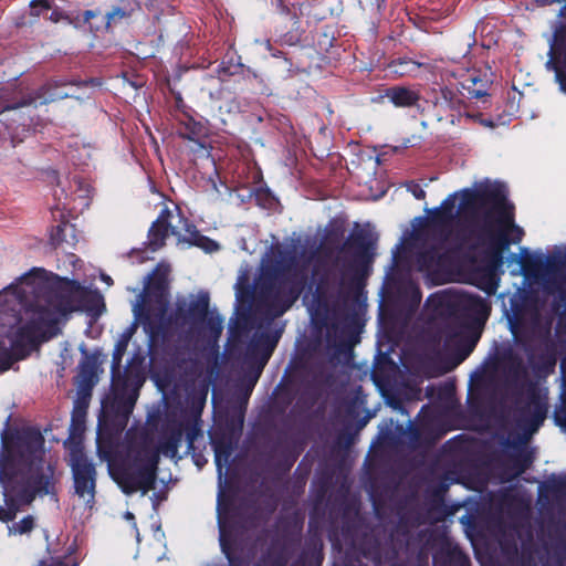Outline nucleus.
Listing matches in <instances>:
<instances>
[{
	"mask_svg": "<svg viewBox=\"0 0 566 566\" xmlns=\"http://www.w3.org/2000/svg\"><path fill=\"white\" fill-rule=\"evenodd\" d=\"M407 244L412 268L427 275L438 273L454 255L484 251L497 264L523 230L514 223L513 206L504 184L485 179L449 195L428 218L412 224Z\"/></svg>",
	"mask_w": 566,
	"mask_h": 566,
	"instance_id": "1",
	"label": "nucleus"
},
{
	"mask_svg": "<svg viewBox=\"0 0 566 566\" xmlns=\"http://www.w3.org/2000/svg\"><path fill=\"white\" fill-rule=\"evenodd\" d=\"M88 300L96 310L103 305L102 295L77 280L34 268L0 292V327L8 328L0 334H11L24 308L27 323L19 331L32 343L46 340L56 335L70 313L92 310Z\"/></svg>",
	"mask_w": 566,
	"mask_h": 566,
	"instance_id": "2",
	"label": "nucleus"
},
{
	"mask_svg": "<svg viewBox=\"0 0 566 566\" xmlns=\"http://www.w3.org/2000/svg\"><path fill=\"white\" fill-rule=\"evenodd\" d=\"M43 446L44 438L38 430L23 429L10 437L6 429L2 431L0 484L4 504L0 506V521H12L36 495L50 493L53 469L43 462Z\"/></svg>",
	"mask_w": 566,
	"mask_h": 566,
	"instance_id": "3",
	"label": "nucleus"
},
{
	"mask_svg": "<svg viewBox=\"0 0 566 566\" xmlns=\"http://www.w3.org/2000/svg\"><path fill=\"white\" fill-rule=\"evenodd\" d=\"M297 265L296 248L272 244L264 253L254 292L265 313L272 317L284 314L296 298L290 289L286 274Z\"/></svg>",
	"mask_w": 566,
	"mask_h": 566,
	"instance_id": "4",
	"label": "nucleus"
},
{
	"mask_svg": "<svg viewBox=\"0 0 566 566\" xmlns=\"http://www.w3.org/2000/svg\"><path fill=\"white\" fill-rule=\"evenodd\" d=\"M168 272L169 268L167 265L159 264L154 275H159L160 277H158L156 282H153L151 275L147 277L149 282L146 284L144 293L139 295L138 300L133 305L134 321L123 331L116 340L113 352V363L115 365H120L122 358L139 323L144 324L146 327L150 325L153 318L158 323L164 321L169 304L166 282Z\"/></svg>",
	"mask_w": 566,
	"mask_h": 566,
	"instance_id": "5",
	"label": "nucleus"
},
{
	"mask_svg": "<svg viewBox=\"0 0 566 566\" xmlns=\"http://www.w3.org/2000/svg\"><path fill=\"white\" fill-rule=\"evenodd\" d=\"M427 307L434 317H448L455 326L454 337L462 339L468 331V319L483 322L490 313L485 298L460 290L448 289L432 294Z\"/></svg>",
	"mask_w": 566,
	"mask_h": 566,
	"instance_id": "6",
	"label": "nucleus"
},
{
	"mask_svg": "<svg viewBox=\"0 0 566 566\" xmlns=\"http://www.w3.org/2000/svg\"><path fill=\"white\" fill-rule=\"evenodd\" d=\"M180 433L163 439L156 449L143 448L133 464L114 475L115 481L126 494L142 491L145 495L155 488L159 454L174 458L178 452Z\"/></svg>",
	"mask_w": 566,
	"mask_h": 566,
	"instance_id": "7",
	"label": "nucleus"
},
{
	"mask_svg": "<svg viewBox=\"0 0 566 566\" xmlns=\"http://www.w3.org/2000/svg\"><path fill=\"white\" fill-rule=\"evenodd\" d=\"M168 235L176 237L178 244L198 247L206 252H213L219 249L218 243L202 235L193 224L181 216L178 208L174 210L165 208L153 222L148 233V245L153 251H156L165 244Z\"/></svg>",
	"mask_w": 566,
	"mask_h": 566,
	"instance_id": "8",
	"label": "nucleus"
},
{
	"mask_svg": "<svg viewBox=\"0 0 566 566\" xmlns=\"http://www.w3.org/2000/svg\"><path fill=\"white\" fill-rule=\"evenodd\" d=\"M534 2L539 7L564 3L549 41L551 57L546 62V69L555 72V78L566 94V0H534Z\"/></svg>",
	"mask_w": 566,
	"mask_h": 566,
	"instance_id": "9",
	"label": "nucleus"
},
{
	"mask_svg": "<svg viewBox=\"0 0 566 566\" xmlns=\"http://www.w3.org/2000/svg\"><path fill=\"white\" fill-rule=\"evenodd\" d=\"M279 338L280 333L272 332L270 324L256 328L251 337L247 347V360L254 368L250 384L251 387H253L259 379L279 342Z\"/></svg>",
	"mask_w": 566,
	"mask_h": 566,
	"instance_id": "10",
	"label": "nucleus"
},
{
	"mask_svg": "<svg viewBox=\"0 0 566 566\" xmlns=\"http://www.w3.org/2000/svg\"><path fill=\"white\" fill-rule=\"evenodd\" d=\"M564 268H566V245L555 247L549 255L535 252L521 260V273L527 280L533 275L539 276L545 274L556 280Z\"/></svg>",
	"mask_w": 566,
	"mask_h": 566,
	"instance_id": "11",
	"label": "nucleus"
},
{
	"mask_svg": "<svg viewBox=\"0 0 566 566\" xmlns=\"http://www.w3.org/2000/svg\"><path fill=\"white\" fill-rule=\"evenodd\" d=\"M71 467L74 479L75 493L85 504L92 505L95 496L96 471L92 462L80 451H73Z\"/></svg>",
	"mask_w": 566,
	"mask_h": 566,
	"instance_id": "12",
	"label": "nucleus"
},
{
	"mask_svg": "<svg viewBox=\"0 0 566 566\" xmlns=\"http://www.w3.org/2000/svg\"><path fill=\"white\" fill-rule=\"evenodd\" d=\"M71 93L69 91L59 90L55 87L54 90L51 86L43 87L39 93L29 94L24 96L19 103L15 104H7L3 101V95L0 92V114L6 113L7 117H12L13 122H15V117L23 119L21 126L24 128L28 124L25 123V118L21 116V109L29 107H36L38 105H43L49 102H53L56 99H63L70 97Z\"/></svg>",
	"mask_w": 566,
	"mask_h": 566,
	"instance_id": "13",
	"label": "nucleus"
},
{
	"mask_svg": "<svg viewBox=\"0 0 566 566\" xmlns=\"http://www.w3.org/2000/svg\"><path fill=\"white\" fill-rule=\"evenodd\" d=\"M385 96L397 107L412 106L419 98L417 92L403 86L388 88Z\"/></svg>",
	"mask_w": 566,
	"mask_h": 566,
	"instance_id": "14",
	"label": "nucleus"
},
{
	"mask_svg": "<svg viewBox=\"0 0 566 566\" xmlns=\"http://www.w3.org/2000/svg\"><path fill=\"white\" fill-rule=\"evenodd\" d=\"M52 242L56 247L63 243L67 247H73L77 242L75 227L67 222L59 224L55 233L52 234Z\"/></svg>",
	"mask_w": 566,
	"mask_h": 566,
	"instance_id": "15",
	"label": "nucleus"
},
{
	"mask_svg": "<svg viewBox=\"0 0 566 566\" xmlns=\"http://www.w3.org/2000/svg\"><path fill=\"white\" fill-rule=\"evenodd\" d=\"M218 525H219V542L221 546L222 553L227 556L230 564H232V559L230 556L229 543H228V531L224 521L223 505H222V494L218 495Z\"/></svg>",
	"mask_w": 566,
	"mask_h": 566,
	"instance_id": "16",
	"label": "nucleus"
},
{
	"mask_svg": "<svg viewBox=\"0 0 566 566\" xmlns=\"http://www.w3.org/2000/svg\"><path fill=\"white\" fill-rule=\"evenodd\" d=\"M422 66L423 64L408 59L398 60L391 64L392 72L400 76L416 75Z\"/></svg>",
	"mask_w": 566,
	"mask_h": 566,
	"instance_id": "17",
	"label": "nucleus"
},
{
	"mask_svg": "<svg viewBox=\"0 0 566 566\" xmlns=\"http://www.w3.org/2000/svg\"><path fill=\"white\" fill-rule=\"evenodd\" d=\"M35 522L32 515L24 516L21 521L8 525L9 535H24L32 532Z\"/></svg>",
	"mask_w": 566,
	"mask_h": 566,
	"instance_id": "18",
	"label": "nucleus"
},
{
	"mask_svg": "<svg viewBox=\"0 0 566 566\" xmlns=\"http://www.w3.org/2000/svg\"><path fill=\"white\" fill-rule=\"evenodd\" d=\"M74 182L76 186L74 190L75 198L82 200L81 205L83 207H87L92 193L91 185L83 180H75Z\"/></svg>",
	"mask_w": 566,
	"mask_h": 566,
	"instance_id": "19",
	"label": "nucleus"
},
{
	"mask_svg": "<svg viewBox=\"0 0 566 566\" xmlns=\"http://www.w3.org/2000/svg\"><path fill=\"white\" fill-rule=\"evenodd\" d=\"M497 286L499 284L494 271H488L482 277V281L479 283V287L486 292L489 295L494 294L497 290Z\"/></svg>",
	"mask_w": 566,
	"mask_h": 566,
	"instance_id": "20",
	"label": "nucleus"
},
{
	"mask_svg": "<svg viewBox=\"0 0 566 566\" xmlns=\"http://www.w3.org/2000/svg\"><path fill=\"white\" fill-rule=\"evenodd\" d=\"M468 82H471V84H472V86L471 85L467 86L471 97L480 98L482 96H485V94H486V83L485 82H483L474 76H470L468 78Z\"/></svg>",
	"mask_w": 566,
	"mask_h": 566,
	"instance_id": "21",
	"label": "nucleus"
},
{
	"mask_svg": "<svg viewBox=\"0 0 566 566\" xmlns=\"http://www.w3.org/2000/svg\"><path fill=\"white\" fill-rule=\"evenodd\" d=\"M85 422V410L83 408L76 407L72 413V434L81 433L84 429Z\"/></svg>",
	"mask_w": 566,
	"mask_h": 566,
	"instance_id": "22",
	"label": "nucleus"
},
{
	"mask_svg": "<svg viewBox=\"0 0 566 566\" xmlns=\"http://www.w3.org/2000/svg\"><path fill=\"white\" fill-rule=\"evenodd\" d=\"M209 306V296L207 293H200L197 300L191 304L190 311L193 314L206 316Z\"/></svg>",
	"mask_w": 566,
	"mask_h": 566,
	"instance_id": "23",
	"label": "nucleus"
},
{
	"mask_svg": "<svg viewBox=\"0 0 566 566\" xmlns=\"http://www.w3.org/2000/svg\"><path fill=\"white\" fill-rule=\"evenodd\" d=\"M230 452L227 450H222L220 447H217L214 450V461L218 470L219 482H221L223 475V468L227 467L229 461Z\"/></svg>",
	"mask_w": 566,
	"mask_h": 566,
	"instance_id": "24",
	"label": "nucleus"
},
{
	"mask_svg": "<svg viewBox=\"0 0 566 566\" xmlns=\"http://www.w3.org/2000/svg\"><path fill=\"white\" fill-rule=\"evenodd\" d=\"M50 8L49 0H33L30 3V13L33 17H40L48 13Z\"/></svg>",
	"mask_w": 566,
	"mask_h": 566,
	"instance_id": "25",
	"label": "nucleus"
},
{
	"mask_svg": "<svg viewBox=\"0 0 566 566\" xmlns=\"http://www.w3.org/2000/svg\"><path fill=\"white\" fill-rule=\"evenodd\" d=\"M210 335L217 339L223 329V319L220 316H211L207 322Z\"/></svg>",
	"mask_w": 566,
	"mask_h": 566,
	"instance_id": "26",
	"label": "nucleus"
},
{
	"mask_svg": "<svg viewBox=\"0 0 566 566\" xmlns=\"http://www.w3.org/2000/svg\"><path fill=\"white\" fill-rule=\"evenodd\" d=\"M544 418H545V412L542 410L541 407H536V409L530 420L531 432H535L539 428V426L544 421Z\"/></svg>",
	"mask_w": 566,
	"mask_h": 566,
	"instance_id": "27",
	"label": "nucleus"
},
{
	"mask_svg": "<svg viewBox=\"0 0 566 566\" xmlns=\"http://www.w3.org/2000/svg\"><path fill=\"white\" fill-rule=\"evenodd\" d=\"M137 395L132 394L129 395L123 402V405L119 407L118 411L122 413L124 419H127L130 412L133 411L135 401H136Z\"/></svg>",
	"mask_w": 566,
	"mask_h": 566,
	"instance_id": "28",
	"label": "nucleus"
},
{
	"mask_svg": "<svg viewBox=\"0 0 566 566\" xmlns=\"http://www.w3.org/2000/svg\"><path fill=\"white\" fill-rule=\"evenodd\" d=\"M248 279L244 275H240L235 283V296L239 302L244 301V294L247 292Z\"/></svg>",
	"mask_w": 566,
	"mask_h": 566,
	"instance_id": "29",
	"label": "nucleus"
},
{
	"mask_svg": "<svg viewBox=\"0 0 566 566\" xmlns=\"http://www.w3.org/2000/svg\"><path fill=\"white\" fill-rule=\"evenodd\" d=\"M11 367V356L6 348L0 347V373Z\"/></svg>",
	"mask_w": 566,
	"mask_h": 566,
	"instance_id": "30",
	"label": "nucleus"
},
{
	"mask_svg": "<svg viewBox=\"0 0 566 566\" xmlns=\"http://www.w3.org/2000/svg\"><path fill=\"white\" fill-rule=\"evenodd\" d=\"M407 287H408V292H409L411 302L419 304L421 301V293H420L419 287L412 281H410L408 283Z\"/></svg>",
	"mask_w": 566,
	"mask_h": 566,
	"instance_id": "31",
	"label": "nucleus"
},
{
	"mask_svg": "<svg viewBox=\"0 0 566 566\" xmlns=\"http://www.w3.org/2000/svg\"><path fill=\"white\" fill-rule=\"evenodd\" d=\"M126 15L125 11L120 8H115L111 12L107 13V27L117 19H123Z\"/></svg>",
	"mask_w": 566,
	"mask_h": 566,
	"instance_id": "32",
	"label": "nucleus"
},
{
	"mask_svg": "<svg viewBox=\"0 0 566 566\" xmlns=\"http://www.w3.org/2000/svg\"><path fill=\"white\" fill-rule=\"evenodd\" d=\"M408 190L416 199H423L426 197V191L418 184H410Z\"/></svg>",
	"mask_w": 566,
	"mask_h": 566,
	"instance_id": "33",
	"label": "nucleus"
},
{
	"mask_svg": "<svg viewBox=\"0 0 566 566\" xmlns=\"http://www.w3.org/2000/svg\"><path fill=\"white\" fill-rule=\"evenodd\" d=\"M6 130H7V135L11 138L12 143H19L22 140V138L19 137V134H18V126L14 127L12 124L10 125H6L4 126Z\"/></svg>",
	"mask_w": 566,
	"mask_h": 566,
	"instance_id": "34",
	"label": "nucleus"
},
{
	"mask_svg": "<svg viewBox=\"0 0 566 566\" xmlns=\"http://www.w3.org/2000/svg\"><path fill=\"white\" fill-rule=\"evenodd\" d=\"M200 134V127H198L197 124H193L192 128L190 129V132L187 134V137L192 139L195 138L196 136H198Z\"/></svg>",
	"mask_w": 566,
	"mask_h": 566,
	"instance_id": "35",
	"label": "nucleus"
},
{
	"mask_svg": "<svg viewBox=\"0 0 566 566\" xmlns=\"http://www.w3.org/2000/svg\"><path fill=\"white\" fill-rule=\"evenodd\" d=\"M272 7H274L277 11L284 12L285 8L282 4V0H270Z\"/></svg>",
	"mask_w": 566,
	"mask_h": 566,
	"instance_id": "36",
	"label": "nucleus"
},
{
	"mask_svg": "<svg viewBox=\"0 0 566 566\" xmlns=\"http://www.w3.org/2000/svg\"><path fill=\"white\" fill-rule=\"evenodd\" d=\"M49 19L53 22H57L60 20V13L56 11H53L50 13Z\"/></svg>",
	"mask_w": 566,
	"mask_h": 566,
	"instance_id": "37",
	"label": "nucleus"
},
{
	"mask_svg": "<svg viewBox=\"0 0 566 566\" xmlns=\"http://www.w3.org/2000/svg\"><path fill=\"white\" fill-rule=\"evenodd\" d=\"M101 279L103 282H105L107 285H112L113 283V280L109 275H106V274H101Z\"/></svg>",
	"mask_w": 566,
	"mask_h": 566,
	"instance_id": "38",
	"label": "nucleus"
},
{
	"mask_svg": "<svg viewBox=\"0 0 566 566\" xmlns=\"http://www.w3.org/2000/svg\"><path fill=\"white\" fill-rule=\"evenodd\" d=\"M546 289L551 293H555V292L559 291V286L556 285L555 283L547 285Z\"/></svg>",
	"mask_w": 566,
	"mask_h": 566,
	"instance_id": "39",
	"label": "nucleus"
},
{
	"mask_svg": "<svg viewBox=\"0 0 566 566\" xmlns=\"http://www.w3.org/2000/svg\"><path fill=\"white\" fill-rule=\"evenodd\" d=\"M482 125H484L485 127H490V128H493L494 127V124L492 120H489V119H484L481 122Z\"/></svg>",
	"mask_w": 566,
	"mask_h": 566,
	"instance_id": "40",
	"label": "nucleus"
},
{
	"mask_svg": "<svg viewBox=\"0 0 566 566\" xmlns=\"http://www.w3.org/2000/svg\"><path fill=\"white\" fill-rule=\"evenodd\" d=\"M70 262L75 266L77 262H80L78 259L74 254H70L69 256Z\"/></svg>",
	"mask_w": 566,
	"mask_h": 566,
	"instance_id": "41",
	"label": "nucleus"
},
{
	"mask_svg": "<svg viewBox=\"0 0 566 566\" xmlns=\"http://www.w3.org/2000/svg\"><path fill=\"white\" fill-rule=\"evenodd\" d=\"M93 17H94V12H93V11H85V13H84V19H85L86 21H88V20H90L91 18H93Z\"/></svg>",
	"mask_w": 566,
	"mask_h": 566,
	"instance_id": "42",
	"label": "nucleus"
},
{
	"mask_svg": "<svg viewBox=\"0 0 566 566\" xmlns=\"http://www.w3.org/2000/svg\"><path fill=\"white\" fill-rule=\"evenodd\" d=\"M125 518H126V520H128V521H133V520H134V515H133V513L127 512V513L125 514Z\"/></svg>",
	"mask_w": 566,
	"mask_h": 566,
	"instance_id": "43",
	"label": "nucleus"
}]
</instances>
